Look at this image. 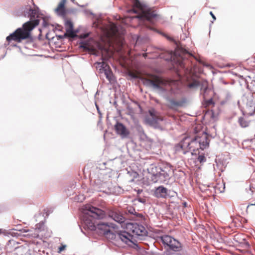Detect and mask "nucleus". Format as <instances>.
Here are the masks:
<instances>
[{
	"mask_svg": "<svg viewBox=\"0 0 255 255\" xmlns=\"http://www.w3.org/2000/svg\"><path fill=\"white\" fill-rule=\"evenodd\" d=\"M115 129L117 133L120 135L123 138L126 137L129 133L126 127L120 123H117L115 125Z\"/></svg>",
	"mask_w": 255,
	"mask_h": 255,
	"instance_id": "obj_12",
	"label": "nucleus"
},
{
	"mask_svg": "<svg viewBox=\"0 0 255 255\" xmlns=\"http://www.w3.org/2000/svg\"><path fill=\"white\" fill-rule=\"evenodd\" d=\"M72 2H74L75 0H71Z\"/></svg>",
	"mask_w": 255,
	"mask_h": 255,
	"instance_id": "obj_39",
	"label": "nucleus"
},
{
	"mask_svg": "<svg viewBox=\"0 0 255 255\" xmlns=\"http://www.w3.org/2000/svg\"><path fill=\"white\" fill-rule=\"evenodd\" d=\"M66 25L68 26V29H73V24L71 21H67L66 22Z\"/></svg>",
	"mask_w": 255,
	"mask_h": 255,
	"instance_id": "obj_31",
	"label": "nucleus"
},
{
	"mask_svg": "<svg viewBox=\"0 0 255 255\" xmlns=\"http://www.w3.org/2000/svg\"><path fill=\"white\" fill-rule=\"evenodd\" d=\"M66 0H61L59 3L57 8L55 9L56 13L62 16H65L66 14V10L65 8V4Z\"/></svg>",
	"mask_w": 255,
	"mask_h": 255,
	"instance_id": "obj_16",
	"label": "nucleus"
},
{
	"mask_svg": "<svg viewBox=\"0 0 255 255\" xmlns=\"http://www.w3.org/2000/svg\"><path fill=\"white\" fill-rule=\"evenodd\" d=\"M142 81L144 85L151 86L159 91L167 90L170 87L169 81L154 75H148L142 78Z\"/></svg>",
	"mask_w": 255,
	"mask_h": 255,
	"instance_id": "obj_4",
	"label": "nucleus"
},
{
	"mask_svg": "<svg viewBox=\"0 0 255 255\" xmlns=\"http://www.w3.org/2000/svg\"><path fill=\"white\" fill-rule=\"evenodd\" d=\"M190 141L191 138L190 137H185L178 145L176 146V151L179 152L182 151L183 154H186L190 149Z\"/></svg>",
	"mask_w": 255,
	"mask_h": 255,
	"instance_id": "obj_9",
	"label": "nucleus"
},
{
	"mask_svg": "<svg viewBox=\"0 0 255 255\" xmlns=\"http://www.w3.org/2000/svg\"><path fill=\"white\" fill-rule=\"evenodd\" d=\"M149 113L151 116V118H149L147 120L149 123L154 124L157 123L159 121L163 120V118L154 110H149Z\"/></svg>",
	"mask_w": 255,
	"mask_h": 255,
	"instance_id": "obj_13",
	"label": "nucleus"
},
{
	"mask_svg": "<svg viewBox=\"0 0 255 255\" xmlns=\"http://www.w3.org/2000/svg\"><path fill=\"white\" fill-rule=\"evenodd\" d=\"M175 56L176 59H175V60L178 64L179 68L183 69L185 74L190 73L191 70L187 67H186L185 65L188 61L187 60H185V59L189 57H192V55L186 50H182L180 52L176 51L175 52Z\"/></svg>",
	"mask_w": 255,
	"mask_h": 255,
	"instance_id": "obj_6",
	"label": "nucleus"
},
{
	"mask_svg": "<svg viewBox=\"0 0 255 255\" xmlns=\"http://www.w3.org/2000/svg\"><path fill=\"white\" fill-rule=\"evenodd\" d=\"M254 206H255V204H251L249 205L247 208V212L248 213H250V214H252L254 212H255V211L254 210Z\"/></svg>",
	"mask_w": 255,
	"mask_h": 255,
	"instance_id": "obj_24",
	"label": "nucleus"
},
{
	"mask_svg": "<svg viewBox=\"0 0 255 255\" xmlns=\"http://www.w3.org/2000/svg\"><path fill=\"white\" fill-rule=\"evenodd\" d=\"M26 11L24 10V15L30 17L31 19L34 18L38 15V11L37 9H33L30 7L26 8Z\"/></svg>",
	"mask_w": 255,
	"mask_h": 255,
	"instance_id": "obj_17",
	"label": "nucleus"
},
{
	"mask_svg": "<svg viewBox=\"0 0 255 255\" xmlns=\"http://www.w3.org/2000/svg\"><path fill=\"white\" fill-rule=\"evenodd\" d=\"M168 175L166 173V175L164 173H157V174H151L149 173L147 176V179L152 183H156L157 182H161L166 180L168 178Z\"/></svg>",
	"mask_w": 255,
	"mask_h": 255,
	"instance_id": "obj_11",
	"label": "nucleus"
},
{
	"mask_svg": "<svg viewBox=\"0 0 255 255\" xmlns=\"http://www.w3.org/2000/svg\"><path fill=\"white\" fill-rule=\"evenodd\" d=\"M109 217L119 223L125 222V218L120 213L117 211H111L109 213Z\"/></svg>",
	"mask_w": 255,
	"mask_h": 255,
	"instance_id": "obj_15",
	"label": "nucleus"
},
{
	"mask_svg": "<svg viewBox=\"0 0 255 255\" xmlns=\"http://www.w3.org/2000/svg\"><path fill=\"white\" fill-rule=\"evenodd\" d=\"M99 64H101L102 68L105 71V69H110L109 66L105 62H103L102 63H100Z\"/></svg>",
	"mask_w": 255,
	"mask_h": 255,
	"instance_id": "obj_30",
	"label": "nucleus"
},
{
	"mask_svg": "<svg viewBox=\"0 0 255 255\" xmlns=\"http://www.w3.org/2000/svg\"><path fill=\"white\" fill-rule=\"evenodd\" d=\"M197 160L200 162V163H204L206 161V157L204 154L199 155L197 158Z\"/></svg>",
	"mask_w": 255,
	"mask_h": 255,
	"instance_id": "obj_26",
	"label": "nucleus"
},
{
	"mask_svg": "<svg viewBox=\"0 0 255 255\" xmlns=\"http://www.w3.org/2000/svg\"><path fill=\"white\" fill-rule=\"evenodd\" d=\"M195 137L198 142L200 149L204 150L209 147L210 139L209 135L207 133L202 132Z\"/></svg>",
	"mask_w": 255,
	"mask_h": 255,
	"instance_id": "obj_8",
	"label": "nucleus"
},
{
	"mask_svg": "<svg viewBox=\"0 0 255 255\" xmlns=\"http://www.w3.org/2000/svg\"><path fill=\"white\" fill-rule=\"evenodd\" d=\"M84 214V220L87 228L91 231H95L100 235H103L107 239L121 241L129 246L132 243L133 235L128 232H118L115 234L111 230V228H115V225L111 223L100 222L97 225L93 221V219H101L105 213L102 210L95 207L91 205H85L82 209Z\"/></svg>",
	"mask_w": 255,
	"mask_h": 255,
	"instance_id": "obj_1",
	"label": "nucleus"
},
{
	"mask_svg": "<svg viewBox=\"0 0 255 255\" xmlns=\"http://www.w3.org/2000/svg\"><path fill=\"white\" fill-rule=\"evenodd\" d=\"M205 106L207 107H213L214 106V103L212 99H210L205 101Z\"/></svg>",
	"mask_w": 255,
	"mask_h": 255,
	"instance_id": "obj_25",
	"label": "nucleus"
},
{
	"mask_svg": "<svg viewBox=\"0 0 255 255\" xmlns=\"http://www.w3.org/2000/svg\"><path fill=\"white\" fill-rule=\"evenodd\" d=\"M138 200L141 203H145L146 202V200L144 198H141L140 197H138Z\"/></svg>",
	"mask_w": 255,
	"mask_h": 255,
	"instance_id": "obj_34",
	"label": "nucleus"
},
{
	"mask_svg": "<svg viewBox=\"0 0 255 255\" xmlns=\"http://www.w3.org/2000/svg\"><path fill=\"white\" fill-rule=\"evenodd\" d=\"M186 103V100L182 99L180 100H170L168 107L172 110H177L178 107H183Z\"/></svg>",
	"mask_w": 255,
	"mask_h": 255,
	"instance_id": "obj_14",
	"label": "nucleus"
},
{
	"mask_svg": "<svg viewBox=\"0 0 255 255\" xmlns=\"http://www.w3.org/2000/svg\"><path fill=\"white\" fill-rule=\"evenodd\" d=\"M74 197V200L78 202H82L85 199V195L81 192H78Z\"/></svg>",
	"mask_w": 255,
	"mask_h": 255,
	"instance_id": "obj_21",
	"label": "nucleus"
},
{
	"mask_svg": "<svg viewBox=\"0 0 255 255\" xmlns=\"http://www.w3.org/2000/svg\"><path fill=\"white\" fill-rule=\"evenodd\" d=\"M183 204L184 207H187V203L184 202Z\"/></svg>",
	"mask_w": 255,
	"mask_h": 255,
	"instance_id": "obj_37",
	"label": "nucleus"
},
{
	"mask_svg": "<svg viewBox=\"0 0 255 255\" xmlns=\"http://www.w3.org/2000/svg\"><path fill=\"white\" fill-rule=\"evenodd\" d=\"M239 123L242 128L248 127L250 124V122L243 117H241L239 119Z\"/></svg>",
	"mask_w": 255,
	"mask_h": 255,
	"instance_id": "obj_20",
	"label": "nucleus"
},
{
	"mask_svg": "<svg viewBox=\"0 0 255 255\" xmlns=\"http://www.w3.org/2000/svg\"><path fill=\"white\" fill-rule=\"evenodd\" d=\"M138 216L139 217H142V215L141 214H138Z\"/></svg>",
	"mask_w": 255,
	"mask_h": 255,
	"instance_id": "obj_38",
	"label": "nucleus"
},
{
	"mask_svg": "<svg viewBox=\"0 0 255 255\" xmlns=\"http://www.w3.org/2000/svg\"><path fill=\"white\" fill-rule=\"evenodd\" d=\"M65 249V246H60L58 250H59V251L58 252L59 253H61L62 251H63L64 249Z\"/></svg>",
	"mask_w": 255,
	"mask_h": 255,
	"instance_id": "obj_33",
	"label": "nucleus"
},
{
	"mask_svg": "<svg viewBox=\"0 0 255 255\" xmlns=\"http://www.w3.org/2000/svg\"><path fill=\"white\" fill-rule=\"evenodd\" d=\"M39 23V20L34 19L24 23L21 27L17 28L13 33L7 36L6 40L9 43L11 41L19 43L22 40L31 37L32 30Z\"/></svg>",
	"mask_w": 255,
	"mask_h": 255,
	"instance_id": "obj_2",
	"label": "nucleus"
},
{
	"mask_svg": "<svg viewBox=\"0 0 255 255\" xmlns=\"http://www.w3.org/2000/svg\"><path fill=\"white\" fill-rule=\"evenodd\" d=\"M127 228L130 229V231L133 234L137 236H142L146 233L144 227L139 225L137 224L128 223L127 224Z\"/></svg>",
	"mask_w": 255,
	"mask_h": 255,
	"instance_id": "obj_10",
	"label": "nucleus"
},
{
	"mask_svg": "<svg viewBox=\"0 0 255 255\" xmlns=\"http://www.w3.org/2000/svg\"><path fill=\"white\" fill-rule=\"evenodd\" d=\"M132 4L133 8L129 11L138 13L139 11V14L136 16L137 18L151 21L157 16L155 10L143 5L138 0H132Z\"/></svg>",
	"mask_w": 255,
	"mask_h": 255,
	"instance_id": "obj_3",
	"label": "nucleus"
},
{
	"mask_svg": "<svg viewBox=\"0 0 255 255\" xmlns=\"http://www.w3.org/2000/svg\"><path fill=\"white\" fill-rule=\"evenodd\" d=\"M160 240L163 244L173 251L179 252L182 249L181 243L170 236H163L160 237Z\"/></svg>",
	"mask_w": 255,
	"mask_h": 255,
	"instance_id": "obj_7",
	"label": "nucleus"
},
{
	"mask_svg": "<svg viewBox=\"0 0 255 255\" xmlns=\"http://www.w3.org/2000/svg\"><path fill=\"white\" fill-rule=\"evenodd\" d=\"M67 33L68 34V36L70 37H74L75 36V34L73 31V29H67L66 30Z\"/></svg>",
	"mask_w": 255,
	"mask_h": 255,
	"instance_id": "obj_29",
	"label": "nucleus"
},
{
	"mask_svg": "<svg viewBox=\"0 0 255 255\" xmlns=\"http://www.w3.org/2000/svg\"><path fill=\"white\" fill-rule=\"evenodd\" d=\"M210 14L212 16V18H213L214 20H216V17L214 15V14H213V12L212 11H210Z\"/></svg>",
	"mask_w": 255,
	"mask_h": 255,
	"instance_id": "obj_36",
	"label": "nucleus"
},
{
	"mask_svg": "<svg viewBox=\"0 0 255 255\" xmlns=\"http://www.w3.org/2000/svg\"><path fill=\"white\" fill-rule=\"evenodd\" d=\"M156 191H161V192H163V191H166V190L165 188L162 187V186H159L157 189H156Z\"/></svg>",
	"mask_w": 255,
	"mask_h": 255,
	"instance_id": "obj_32",
	"label": "nucleus"
},
{
	"mask_svg": "<svg viewBox=\"0 0 255 255\" xmlns=\"http://www.w3.org/2000/svg\"><path fill=\"white\" fill-rule=\"evenodd\" d=\"M244 101L246 103L245 112L249 115L255 113V87L252 90L247 92L244 96Z\"/></svg>",
	"mask_w": 255,
	"mask_h": 255,
	"instance_id": "obj_5",
	"label": "nucleus"
},
{
	"mask_svg": "<svg viewBox=\"0 0 255 255\" xmlns=\"http://www.w3.org/2000/svg\"><path fill=\"white\" fill-rule=\"evenodd\" d=\"M1 233V230L0 229V234Z\"/></svg>",
	"mask_w": 255,
	"mask_h": 255,
	"instance_id": "obj_40",
	"label": "nucleus"
},
{
	"mask_svg": "<svg viewBox=\"0 0 255 255\" xmlns=\"http://www.w3.org/2000/svg\"><path fill=\"white\" fill-rule=\"evenodd\" d=\"M190 148V150L192 151L191 153L192 154H196V151H198L199 149H200L195 137L192 139H191Z\"/></svg>",
	"mask_w": 255,
	"mask_h": 255,
	"instance_id": "obj_18",
	"label": "nucleus"
},
{
	"mask_svg": "<svg viewBox=\"0 0 255 255\" xmlns=\"http://www.w3.org/2000/svg\"><path fill=\"white\" fill-rule=\"evenodd\" d=\"M110 32L112 36H116L118 34V28L117 26L114 23L110 24Z\"/></svg>",
	"mask_w": 255,
	"mask_h": 255,
	"instance_id": "obj_19",
	"label": "nucleus"
},
{
	"mask_svg": "<svg viewBox=\"0 0 255 255\" xmlns=\"http://www.w3.org/2000/svg\"><path fill=\"white\" fill-rule=\"evenodd\" d=\"M199 85V82L198 81H193L192 83H190L189 84V87L191 88H196L197 86H198Z\"/></svg>",
	"mask_w": 255,
	"mask_h": 255,
	"instance_id": "obj_28",
	"label": "nucleus"
},
{
	"mask_svg": "<svg viewBox=\"0 0 255 255\" xmlns=\"http://www.w3.org/2000/svg\"><path fill=\"white\" fill-rule=\"evenodd\" d=\"M208 90V89L207 84L206 83L205 86H204V87L201 88V92L203 95L204 99H205V97H206L205 94Z\"/></svg>",
	"mask_w": 255,
	"mask_h": 255,
	"instance_id": "obj_27",
	"label": "nucleus"
},
{
	"mask_svg": "<svg viewBox=\"0 0 255 255\" xmlns=\"http://www.w3.org/2000/svg\"><path fill=\"white\" fill-rule=\"evenodd\" d=\"M168 253H169V252L165 253L164 255H181V254H179V253H173V254H172L171 255H168Z\"/></svg>",
	"mask_w": 255,
	"mask_h": 255,
	"instance_id": "obj_35",
	"label": "nucleus"
},
{
	"mask_svg": "<svg viewBox=\"0 0 255 255\" xmlns=\"http://www.w3.org/2000/svg\"><path fill=\"white\" fill-rule=\"evenodd\" d=\"M153 195L157 198H166L167 192H153Z\"/></svg>",
	"mask_w": 255,
	"mask_h": 255,
	"instance_id": "obj_22",
	"label": "nucleus"
},
{
	"mask_svg": "<svg viewBox=\"0 0 255 255\" xmlns=\"http://www.w3.org/2000/svg\"><path fill=\"white\" fill-rule=\"evenodd\" d=\"M105 71V74L107 78L109 81H111L112 80V77L113 76L112 71L110 70V69H105V71Z\"/></svg>",
	"mask_w": 255,
	"mask_h": 255,
	"instance_id": "obj_23",
	"label": "nucleus"
}]
</instances>
